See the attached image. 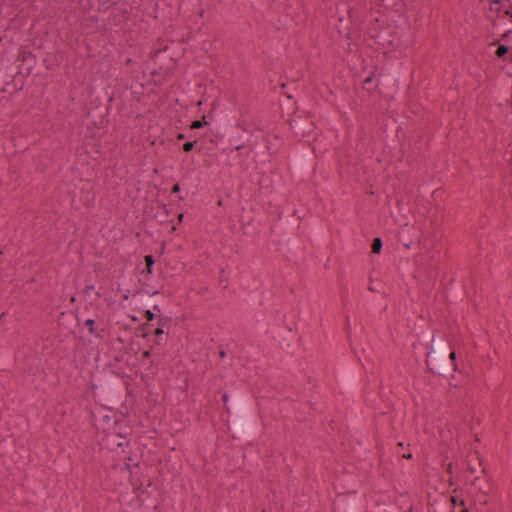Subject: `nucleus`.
<instances>
[{"label":"nucleus","mask_w":512,"mask_h":512,"mask_svg":"<svg viewBox=\"0 0 512 512\" xmlns=\"http://www.w3.org/2000/svg\"><path fill=\"white\" fill-rule=\"evenodd\" d=\"M505 0H490V8L495 11H500L505 7Z\"/></svg>","instance_id":"nucleus-1"},{"label":"nucleus","mask_w":512,"mask_h":512,"mask_svg":"<svg viewBox=\"0 0 512 512\" xmlns=\"http://www.w3.org/2000/svg\"><path fill=\"white\" fill-rule=\"evenodd\" d=\"M382 247V242L379 238H376L372 244V250L374 253H379Z\"/></svg>","instance_id":"nucleus-2"},{"label":"nucleus","mask_w":512,"mask_h":512,"mask_svg":"<svg viewBox=\"0 0 512 512\" xmlns=\"http://www.w3.org/2000/svg\"><path fill=\"white\" fill-rule=\"evenodd\" d=\"M508 52V49L506 46L504 45H500L498 46L497 50H496V56L501 58L503 57L506 53Z\"/></svg>","instance_id":"nucleus-3"},{"label":"nucleus","mask_w":512,"mask_h":512,"mask_svg":"<svg viewBox=\"0 0 512 512\" xmlns=\"http://www.w3.org/2000/svg\"><path fill=\"white\" fill-rule=\"evenodd\" d=\"M206 123L205 120H197V121H194L192 124H191V128L192 129H199L203 126V124Z\"/></svg>","instance_id":"nucleus-4"},{"label":"nucleus","mask_w":512,"mask_h":512,"mask_svg":"<svg viewBox=\"0 0 512 512\" xmlns=\"http://www.w3.org/2000/svg\"><path fill=\"white\" fill-rule=\"evenodd\" d=\"M193 147H194V142H187V143L184 144L183 150L185 152H189V151H191L193 149Z\"/></svg>","instance_id":"nucleus-5"},{"label":"nucleus","mask_w":512,"mask_h":512,"mask_svg":"<svg viewBox=\"0 0 512 512\" xmlns=\"http://www.w3.org/2000/svg\"><path fill=\"white\" fill-rule=\"evenodd\" d=\"M145 262H146V266H147V268L150 270V267H151V266L153 265V263H154L152 256H146V257H145Z\"/></svg>","instance_id":"nucleus-6"},{"label":"nucleus","mask_w":512,"mask_h":512,"mask_svg":"<svg viewBox=\"0 0 512 512\" xmlns=\"http://www.w3.org/2000/svg\"><path fill=\"white\" fill-rule=\"evenodd\" d=\"M146 317L148 320H152L154 315L151 311L148 310V311H146Z\"/></svg>","instance_id":"nucleus-7"},{"label":"nucleus","mask_w":512,"mask_h":512,"mask_svg":"<svg viewBox=\"0 0 512 512\" xmlns=\"http://www.w3.org/2000/svg\"><path fill=\"white\" fill-rule=\"evenodd\" d=\"M93 323H94V321H93V320H91V319H88V320L86 321V325L90 327V330H92V325H93Z\"/></svg>","instance_id":"nucleus-8"},{"label":"nucleus","mask_w":512,"mask_h":512,"mask_svg":"<svg viewBox=\"0 0 512 512\" xmlns=\"http://www.w3.org/2000/svg\"><path fill=\"white\" fill-rule=\"evenodd\" d=\"M179 189H180V188H179V185H178V184H176V185H174V186H173L172 191H173V192H178V191H179Z\"/></svg>","instance_id":"nucleus-9"},{"label":"nucleus","mask_w":512,"mask_h":512,"mask_svg":"<svg viewBox=\"0 0 512 512\" xmlns=\"http://www.w3.org/2000/svg\"><path fill=\"white\" fill-rule=\"evenodd\" d=\"M155 333H156V335H161V334H163V330L161 328H158V329H156Z\"/></svg>","instance_id":"nucleus-10"},{"label":"nucleus","mask_w":512,"mask_h":512,"mask_svg":"<svg viewBox=\"0 0 512 512\" xmlns=\"http://www.w3.org/2000/svg\"><path fill=\"white\" fill-rule=\"evenodd\" d=\"M455 356H456L455 352H451V353H450V358H451L452 360H454V359H455Z\"/></svg>","instance_id":"nucleus-11"},{"label":"nucleus","mask_w":512,"mask_h":512,"mask_svg":"<svg viewBox=\"0 0 512 512\" xmlns=\"http://www.w3.org/2000/svg\"><path fill=\"white\" fill-rule=\"evenodd\" d=\"M143 357L148 358V357H149V352H148V351H145V352L143 353Z\"/></svg>","instance_id":"nucleus-12"},{"label":"nucleus","mask_w":512,"mask_h":512,"mask_svg":"<svg viewBox=\"0 0 512 512\" xmlns=\"http://www.w3.org/2000/svg\"><path fill=\"white\" fill-rule=\"evenodd\" d=\"M404 458H411V454H408V455H403Z\"/></svg>","instance_id":"nucleus-13"},{"label":"nucleus","mask_w":512,"mask_h":512,"mask_svg":"<svg viewBox=\"0 0 512 512\" xmlns=\"http://www.w3.org/2000/svg\"><path fill=\"white\" fill-rule=\"evenodd\" d=\"M178 138H179V139H183V138H184V135H183V134H180V135L178 136Z\"/></svg>","instance_id":"nucleus-14"},{"label":"nucleus","mask_w":512,"mask_h":512,"mask_svg":"<svg viewBox=\"0 0 512 512\" xmlns=\"http://www.w3.org/2000/svg\"><path fill=\"white\" fill-rule=\"evenodd\" d=\"M182 218H183V215H182V214H180V215H179V220L181 221V220H182Z\"/></svg>","instance_id":"nucleus-15"}]
</instances>
